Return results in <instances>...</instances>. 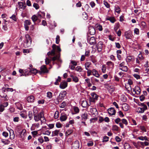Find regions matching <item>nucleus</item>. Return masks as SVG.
I'll list each match as a JSON object with an SVG mask.
<instances>
[{"label": "nucleus", "instance_id": "1", "mask_svg": "<svg viewBox=\"0 0 149 149\" xmlns=\"http://www.w3.org/2000/svg\"><path fill=\"white\" fill-rule=\"evenodd\" d=\"M34 119L37 122L40 120L41 122H45L46 120L44 117V112L43 111H41L37 114L34 113Z\"/></svg>", "mask_w": 149, "mask_h": 149}, {"label": "nucleus", "instance_id": "2", "mask_svg": "<svg viewBox=\"0 0 149 149\" xmlns=\"http://www.w3.org/2000/svg\"><path fill=\"white\" fill-rule=\"evenodd\" d=\"M40 71L38 72V73L40 74H41L42 73H47L48 72V70L45 65L42 66L40 67Z\"/></svg>", "mask_w": 149, "mask_h": 149}, {"label": "nucleus", "instance_id": "3", "mask_svg": "<svg viewBox=\"0 0 149 149\" xmlns=\"http://www.w3.org/2000/svg\"><path fill=\"white\" fill-rule=\"evenodd\" d=\"M131 91H133L134 94L139 95L140 93L141 89L138 86H136L134 88H131Z\"/></svg>", "mask_w": 149, "mask_h": 149}, {"label": "nucleus", "instance_id": "4", "mask_svg": "<svg viewBox=\"0 0 149 149\" xmlns=\"http://www.w3.org/2000/svg\"><path fill=\"white\" fill-rule=\"evenodd\" d=\"M79 147V143L78 141H76L72 144V149H78Z\"/></svg>", "mask_w": 149, "mask_h": 149}, {"label": "nucleus", "instance_id": "5", "mask_svg": "<svg viewBox=\"0 0 149 149\" xmlns=\"http://www.w3.org/2000/svg\"><path fill=\"white\" fill-rule=\"evenodd\" d=\"M31 24L30 21L29 20H26L24 22V26L25 29L27 31L29 29V25H30Z\"/></svg>", "mask_w": 149, "mask_h": 149}, {"label": "nucleus", "instance_id": "6", "mask_svg": "<svg viewBox=\"0 0 149 149\" xmlns=\"http://www.w3.org/2000/svg\"><path fill=\"white\" fill-rule=\"evenodd\" d=\"M125 36L127 39H130L132 36V32L130 31H126L125 33Z\"/></svg>", "mask_w": 149, "mask_h": 149}, {"label": "nucleus", "instance_id": "7", "mask_svg": "<svg viewBox=\"0 0 149 149\" xmlns=\"http://www.w3.org/2000/svg\"><path fill=\"white\" fill-rule=\"evenodd\" d=\"M108 113L110 115H114L116 113V111L113 108H110L108 109Z\"/></svg>", "mask_w": 149, "mask_h": 149}, {"label": "nucleus", "instance_id": "8", "mask_svg": "<svg viewBox=\"0 0 149 149\" xmlns=\"http://www.w3.org/2000/svg\"><path fill=\"white\" fill-rule=\"evenodd\" d=\"M67 86L68 83L65 81H63L61 83L59 87L61 89H64L66 88Z\"/></svg>", "mask_w": 149, "mask_h": 149}, {"label": "nucleus", "instance_id": "9", "mask_svg": "<svg viewBox=\"0 0 149 149\" xmlns=\"http://www.w3.org/2000/svg\"><path fill=\"white\" fill-rule=\"evenodd\" d=\"M28 73H29V75H30L32 74H36V73H38V70L34 68L31 69L30 70H28Z\"/></svg>", "mask_w": 149, "mask_h": 149}, {"label": "nucleus", "instance_id": "10", "mask_svg": "<svg viewBox=\"0 0 149 149\" xmlns=\"http://www.w3.org/2000/svg\"><path fill=\"white\" fill-rule=\"evenodd\" d=\"M147 109V107H138L137 109V112L139 113H142Z\"/></svg>", "mask_w": 149, "mask_h": 149}, {"label": "nucleus", "instance_id": "11", "mask_svg": "<svg viewBox=\"0 0 149 149\" xmlns=\"http://www.w3.org/2000/svg\"><path fill=\"white\" fill-rule=\"evenodd\" d=\"M106 20H109L112 23H114L116 21L115 19L113 17H110L109 16H107L106 18Z\"/></svg>", "mask_w": 149, "mask_h": 149}, {"label": "nucleus", "instance_id": "12", "mask_svg": "<svg viewBox=\"0 0 149 149\" xmlns=\"http://www.w3.org/2000/svg\"><path fill=\"white\" fill-rule=\"evenodd\" d=\"M53 49L50 52H49L47 54V55L49 56L50 55L54 56L55 55V51L56 47H52Z\"/></svg>", "mask_w": 149, "mask_h": 149}, {"label": "nucleus", "instance_id": "13", "mask_svg": "<svg viewBox=\"0 0 149 149\" xmlns=\"http://www.w3.org/2000/svg\"><path fill=\"white\" fill-rule=\"evenodd\" d=\"M94 111L95 112V113H94V114L95 115V117L94 116V120L97 121V120L98 118V112L96 109L94 108Z\"/></svg>", "mask_w": 149, "mask_h": 149}, {"label": "nucleus", "instance_id": "14", "mask_svg": "<svg viewBox=\"0 0 149 149\" xmlns=\"http://www.w3.org/2000/svg\"><path fill=\"white\" fill-rule=\"evenodd\" d=\"M18 4L19 5V9H24L25 8L26 6L25 3L20 2H18Z\"/></svg>", "mask_w": 149, "mask_h": 149}, {"label": "nucleus", "instance_id": "15", "mask_svg": "<svg viewBox=\"0 0 149 149\" xmlns=\"http://www.w3.org/2000/svg\"><path fill=\"white\" fill-rule=\"evenodd\" d=\"M34 97L33 96L31 95L28 97L27 98L26 100L28 102H34Z\"/></svg>", "mask_w": 149, "mask_h": 149}, {"label": "nucleus", "instance_id": "16", "mask_svg": "<svg viewBox=\"0 0 149 149\" xmlns=\"http://www.w3.org/2000/svg\"><path fill=\"white\" fill-rule=\"evenodd\" d=\"M67 116L66 114H61V116L60 117V120L61 122L67 120Z\"/></svg>", "mask_w": 149, "mask_h": 149}, {"label": "nucleus", "instance_id": "17", "mask_svg": "<svg viewBox=\"0 0 149 149\" xmlns=\"http://www.w3.org/2000/svg\"><path fill=\"white\" fill-rule=\"evenodd\" d=\"M123 110L125 111H127L129 108V106L128 104L126 103L123 104L122 106Z\"/></svg>", "mask_w": 149, "mask_h": 149}, {"label": "nucleus", "instance_id": "18", "mask_svg": "<svg viewBox=\"0 0 149 149\" xmlns=\"http://www.w3.org/2000/svg\"><path fill=\"white\" fill-rule=\"evenodd\" d=\"M93 37H90V36H88V42L90 45H92L93 44Z\"/></svg>", "mask_w": 149, "mask_h": 149}, {"label": "nucleus", "instance_id": "19", "mask_svg": "<svg viewBox=\"0 0 149 149\" xmlns=\"http://www.w3.org/2000/svg\"><path fill=\"white\" fill-rule=\"evenodd\" d=\"M134 56H128L126 58V62H130L131 61H134Z\"/></svg>", "mask_w": 149, "mask_h": 149}, {"label": "nucleus", "instance_id": "20", "mask_svg": "<svg viewBox=\"0 0 149 149\" xmlns=\"http://www.w3.org/2000/svg\"><path fill=\"white\" fill-rule=\"evenodd\" d=\"M70 77L72 78L73 81L75 82H77L79 81L78 78L76 76H74L73 75L71 74Z\"/></svg>", "mask_w": 149, "mask_h": 149}, {"label": "nucleus", "instance_id": "21", "mask_svg": "<svg viewBox=\"0 0 149 149\" xmlns=\"http://www.w3.org/2000/svg\"><path fill=\"white\" fill-rule=\"evenodd\" d=\"M106 64L111 68H113L114 66V63L111 61H109L107 62L106 63Z\"/></svg>", "mask_w": 149, "mask_h": 149}, {"label": "nucleus", "instance_id": "22", "mask_svg": "<svg viewBox=\"0 0 149 149\" xmlns=\"http://www.w3.org/2000/svg\"><path fill=\"white\" fill-rule=\"evenodd\" d=\"M90 106V105L88 104L86 101H82L81 103V105L83 107H86L88 105Z\"/></svg>", "mask_w": 149, "mask_h": 149}, {"label": "nucleus", "instance_id": "23", "mask_svg": "<svg viewBox=\"0 0 149 149\" xmlns=\"http://www.w3.org/2000/svg\"><path fill=\"white\" fill-rule=\"evenodd\" d=\"M28 70H24V73H21V74L20 75V76H27L29 75V73H28Z\"/></svg>", "mask_w": 149, "mask_h": 149}, {"label": "nucleus", "instance_id": "24", "mask_svg": "<svg viewBox=\"0 0 149 149\" xmlns=\"http://www.w3.org/2000/svg\"><path fill=\"white\" fill-rule=\"evenodd\" d=\"M15 134L13 130H11L10 131V138L11 139H13L14 138Z\"/></svg>", "mask_w": 149, "mask_h": 149}, {"label": "nucleus", "instance_id": "25", "mask_svg": "<svg viewBox=\"0 0 149 149\" xmlns=\"http://www.w3.org/2000/svg\"><path fill=\"white\" fill-rule=\"evenodd\" d=\"M88 115L87 113H84L82 114L81 115L82 120L83 121H85L87 118Z\"/></svg>", "mask_w": 149, "mask_h": 149}, {"label": "nucleus", "instance_id": "26", "mask_svg": "<svg viewBox=\"0 0 149 149\" xmlns=\"http://www.w3.org/2000/svg\"><path fill=\"white\" fill-rule=\"evenodd\" d=\"M138 139L142 141L148 140V137L146 136H145L143 137V136H141L138 137Z\"/></svg>", "mask_w": 149, "mask_h": 149}, {"label": "nucleus", "instance_id": "27", "mask_svg": "<svg viewBox=\"0 0 149 149\" xmlns=\"http://www.w3.org/2000/svg\"><path fill=\"white\" fill-rule=\"evenodd\" d=\"M25 37L26 38V41L27 42H31V40L30 36L28 34H26L25 36Z\"/></svg>", "mask_w": 149, "mask_h": 149}, {"label": "nucleus", "instance_id": "28", "mask_svg": "<svg viewBox=\"0 0 149 149\" xmlns=\"http://www.w3.org/2000/svg\"><path fill=\"white\" fill-rule=\"evenodd\" d=\"M61 78L60 76L58 77V79H56V81L54 82V84L56 85H58L59 84V82L61 81Z\"/></svg>", "mask_w": 149, "mask_h": 149}, {"label": "nucleus", "instance_id": "29", "mask_svg": "<svg viewBox=\"0 0 149 149\" xmlns=\"http://www.w3.org/2000/svg\"><path fill=\"white\" fill-rule=\"evenodd\" d=\"M59 132V130H56L54 132H52V136H58Z\"/></svg>", "mask_w": 149, "mask_h": 149}, {"label": "nucleus", "instance_id": "30", "mask_svg": "<svg viewBox=\"0 0 149 149\" xmlns=\"http://www.w3.org/2000/svg\"><path fill=\"white\" fill-rule=\"evenodd\" d=\"M33 113L31 111L29 112L28 116L30 119V120H31L33 119Z\"/></svg>", "mask_w": 149, "mask_h": 149}, {"label": "nucleus", "instance_id": "31", "mask_svg": "<svg viewBox=\"0 0 149 149\" xmlns=\"http://www.w3.org/2000/svg\"><path fill=\"white\" fill-rule=\"evenodd\" d=\"M118 127L116 125H113L112 127V130L114 131H118Z\"/></svg>", "mask_w": 149, "mask_h": 149}, {"label": "nucleus", "instance_id": "32", "mask_svg": "<svg viewBox=\"0 0 149 149\" xmlns=\"http://www.w3.org/2000/svg\"><path fill=\"white\" fill-rule=\"evenodd\" d=\"M73 132V130H68L67 131L65 132V135L66 136H68V135H70Z\"/></svg>", "mask_w": 149, "mask_h": 149}, {"label": "nucleus", "instance_id": "33", "mask_svg": "<svg viewBox=\"0 0 149 149\" xmlns=\"http://www.w3.org/2000/svg\"><path fill=\"white\" fill-rule=\"evenodd\" d=\"M82 17L84 20H86L88 18V15L87 13L84 12L82 14Z\"/></svg>", "mask_w": 149, "mask_h": 149}, {"label": "nucleus", "instance_id": "34", "mask_svg": "<svg viewBox=\"0 0 149 149\" xmlns=\"http://www.w3.org/2000/svg\"><path fill=\"white\" fill-rule=\"evenodd\" d=\"M31 19L33 22H34L38 19V18L37 16L34 15L32 16Z\"/></svg>", "mask_w": 149, "mask_h": 149}, {"label": "nucleus", "instance_id": "35", "mask_svg": "<svg viewBox=\"0 0 149 149\" xmlns=\"http://www.w3.org/2000/svg\"><path fill=\"white\" fill-rule=\"evenodd\" d=\"M120 69L123 71L126 72L128 68L127 66H125L121 68H120Z\"/></svg>", "mask_w": 149, "mask_h": 149}, {"label": "nucleus", "instance_id": "36", "mask_svg": "<svg viewBox=\"0 0 149 149\" xmlns=\"http://www.w3.org/2000/svg\"><path fill=\"white\" fill-rule=\"evenodd\" d=\"M60 56V55H59L56 56H54L52 58V60L53 61H54L56 60H59V59Z\"/></svg>", "mask_w": 149, "mask_h": 149}, {"label": "nucleus", "instance_id": "37", "mask_svg": "<svg viewBox=\"0 0 149 149\" xmlns=\"http://www.w3.org/2000/svg\"><path fill=\"white\" fill-rule=\"evenodd\" d=\"M108 89L109 92L110 93H112V92H113L114 90V88L113 86L109 87V88H108Z\"/></svg>", "mask_w": 149, "mask_h": 149}, {"label": "nucleus", "instance_id": "38", "mask_svg": "<svg viewBox=\"0 0 149 149\" xmlns=\"http://www.w3.org/2000/svg\"><path fill=\"white\" fill-rule=\"evenodd\" d=\"M103 3L105 6L107 8H109L110 7L109 4L105 1H103Z\"/></svg>", "mask_w": 149, "mask_h": 149}, {"label": "nucleus", "instance_id": "39", "mask_svg": "<svg viewBox=\"0 0 149 149\" xmlns=\"http://www.w3.org/2000/svg\"><path fill=\"white\" fill-rule=\"evenodd\" d=\"M109 137L106 136H104L103 137V139L102 141L103 142H107L108 141Z\"/></svg>", "mask_w": 149, "mask_h": 149}, {"label": "nucleus", "instance_id": "40", "mask_svg": "<svg viewBox=\"0 0 149 149\" xmlns=\"http://www.w3.org/2000/svg\"><path fill=\"white\" fill-rule=\"evenodd\" d=\"M67 94L66 92L65 91H61L59 95L62 96L64 97Z\"/></svg>", "mask_w": 149, "mask_h": 149}, {"label": "nucleus", "instance_id": "41", "mask_svg": "<svg viewBox=\"0 0 149 149\" xmlns=\"http://www.w3.org/2000/svg\"><path fill=\"white\" fill-rule=\"evenodd\" d=\"M66 105V103L64 101L61 104L60 106V107L61 108H63L65 107Z\"/></svg>", "mask_w": 149, "mask_h": 149}, {"label": "nucleus", "instance_id": "42", "mask_svg": "<svg viewBox=\"0 0 149 149\" xmlns=\"http://www.w3.org/2000/svg\"><path fill=\"white\" fill-rule=\"evenodd\" d=\"M140 128L141 130L143 131L144 132H146V130L144 126L143 125H141L140 126Z\"/></svg>", "mask_w": 149, "mask_h": 149}, {"label": "nucleus", "instance_id": "43", "mask_svg": "<svg viewBox=\"0 0 149 149\" xmlns=\"http://www.w3.org/2000/svg\"><path fill=\"white\" fill-rule=\"evenodd\" d=\"M74 110L76 113H78L79 112V109L78 107H74Z\"/></svg>", "mask_w": 149, "mask_h": 149}, {"label": "nucleus", "instance_id": "44", "mask_svg": "<svg viewBox=\"0 0 149 149\" xmlns=\"http://www.w3.org/2000/svg\"><path fill=\"white\" fill-rule=\"evenodd\" d=\"M96 26L97 27V29L100 31L102 30V26L101 25L97 24L96 25Z\"/></svg>", "mask_w": 149, "mask_h": 149}, {"label": "nucleus", "instance_id": "45", "mask_svg": "<svg viewBox=\"0 0 149 149\" xmlns=\"http://www.w3.org/2000/svg\"><path fill=\"white\" fill-rule=\"evenodd\" d=\"M59 112L58 111H56L54 113V117L55 119H57L58 117Z\"/></svg>", "mask_w": 149, "mask_h": 149}, {"label": "nucleus", "instance_id": "46", "mask_svg": "<svg viewBox=\"0 0 149 149\" xmlns=\"http://www.w3.org/2000/svg\"><path fill=\"white\" fill-rule=\"evenodd\" d=\"M4 110V106L2 104L0 105V112H2Z\"/></svg>", "mask_w": 149, "mask_h": 149}, {"label": "nucleus", "instance_id": "47", "mask_svg": "<svg viewBox=\"0 0 149 149\" xmlns=\"http://www.w3.org/2000/svg\"><path fill=\"white\" fill-rule=\"evenodd\" d=\"M1 142L2 143H4L5 145L8 144L10 142V141H9L8 140H6V141H4L3 140H2Z\"/></svg>", "mask_w": 149, "mask_h": 149}, {"label": "nucleus", "instance_id": "48", "mask_svg": "<svg viewBox=\"0 0 149 149\" xmlns=\"http://www.w3.org/2000/svg\"><path fill=\"white\" fill-rule=\"evenodd\" d=\"M91 95L92 97H90L89 98V101L90 102H93V93H92L91 94Z\"/></svg>", "mask_w": 149, "mask_h": 149}, {"label": "nucleus", "instance_id": "49", "mask_svg": "<svg viewBox=\"0 0 149 149\" xmlns=\"http://www.w3.org/2000/svg\"><path fill=\"white\" fill-rule=\"evenodd\" d=\"M51 60H50L49 58L47 57L45 59V63L47 65L49 64L50 62L51 61Z\"/></svg>", "mask_w": 149, "mask_h": 149}, {"label": "nucleus", "instance_id": "50", "mask_svg": "<svg viewBox=\"0 0 149 149\" xmlns=\"http://www.w3.org/2000/svg\"><path fill=\"white\" fill-rule=\"evenodd\" d=\"M94 72L95 73H94V76L97 77H99V74L96 71V70L95 69H94Z\"/></svg>", "mask_w": 149, "mask_h": 149}, {"label": "nucleus", "instance_id": "51", "mask_svg": "<svg viewBox=\"0 0 149 149\" xmlns=\"http://www.w3.org/2000/svg\"><path fill=\"white\" fill-rule=\"evenodd\" d=\"M95 96V97L94 98V103L95 102V100H97V98L99 97V96L96 94L95 93H94V96Z\"/></svg>", "mask_w": 149, "mask_h": 149}, {"label": "nucleus", "instance_id": "52", "mask_svg": "<svg viewBox=\"0 0 149 149\" xmlns=\"http://www.w3.org/2000/svg\"><path fill=\"white\" fill-rule=\"evenodd\" d=\"M122 123L125 124L126 125H127L128 124L127 120L125 119H123L121 120Z\"/></svg>", "mask_w": 149, "mask_h": 149}, {"label": "nucleus", "instance_id": "53", "mask_svg": "<svg viewBox=\"0 0 149 149\" xmlns=\"http://www.w3.org/2000/svg\"><path fill=\"white\" fill-rule=\"evenodd\" d=\"M63 125L60 123H57L56 124V126L57 128H61L62 127Z\"/></svg>", "mask_w": 149, "mask_h": 149}, {"label": "nucleus", "instance_id": "54", "mask_svg": "<svg viewBox=\"0 0 149 149\" xmlns=\"http://www.w3.org/2000/svg\"><path fill=\"white\" fill-rule=\"evenodd\" d=\"M91 64V63L89 62H87L85 64L86 68L87 70H88V69L87 68H89L90 67V65Z\"/></svg>", "mask_w": 149, "mask_h": 149}, {"label": "nucleus", "instance_id": "55", "mask_svg": "<svg viewBox=\"0 0 149 149\" xmlns=\"http://www.w3.org/2000/svg\"><path fill=\"white\" fill-rule=\"evenodd\" d=\"M47 97L49 98H50L52 97V93L50 92H48L47 93Z\"/></svg>", "mask_w": 149, "mask_h": 149}, {"label": "nucleus", "instance_id": "56", "mask_svg": "<svg viewBox=\"0 0 149 149\" xmlns=\"http://www.w3.org/2000/svg\"><path fill=\"white\" fill-rule=\"evenodd\" d=\"M20 115L22 117L24 118H27V116L25 113H22L21 112Z\"/></svg>", "mask_w": 149, "mask_h": 149}, {"label": "nucleus", "instance_id": "57", "mask_svg": "<svg viewBox=\"0 0 149 149\" xmlns=\"http://www.w3.org/2000/svg\"><path fill=\"white\" fill-rule=\"evenodd\" d=\"M31 134L33 135V136L35 137V136L36 135L38 134V131H34L31 132Z\"/></svg>", "mask_w": 149, "mask_h": 149}, {"label": "nucleus", "instance_id": "58", "mask_svg": "<svg viewBox=\"0 0 149 149\" xmlns=\"http://www.w3.org/2000/svg\"><path fill=\"white\" fill-rule=\"evenodd\" d=\"M133 76L137 79H140V75L138 74H133Z\"/></svg>", "mask_w": 149, "mask_h": 149}, {"label": "nucleus", "instance_id": "59", "mask_svg": "<svg viewBox=\"0 0 149 149\" xmlns=\"http://www.w3.org/2000/svg\"><path fill=\"white\" fill-rule=\"evenodd\" d=\"M60 40V37L59 36L57 35L56 36V44H58L59 43Z\"/></svg>", "mask_w": 149, "mask_h": 149}, {"label": "nucleus", "instance_id": "60", "mask_svg": "<svg viewBox=\"0 0 149 149\" xmlns=\"http://www.w3.org/2000/svg\"><path fill=\"white\" fill-rule=\"evenodd\" d=\"M38 141L41 143H42L44 141V140L42 137H40V138L38 139Z\"/></svg>", "mask_w": 149, "mask_h": 149}, {"label": "nucleus", "instance_id": "61", "mask_svg": "<svg viewBox=\"0 0 149 149\" xmlns=\"http://www.w3.org/2000/svg\"><path fill=\"white\" fill-rule=\"evenodd\" d=\"M118 113L120 117H123L124 116L123 114L121 111H119L118 112Z\"/></svg>", "mask_w": 149, "mask_h": 149}, {"label": "nucleus", "instance_id": "62", "mask_svg": "<svg viewBox=\"0 0 149 149\" xmlns=\"http://www.w3.org/2000/svg\"><path fill=\"white\" fill-rule=\"evenodd\" d=\"M115 10L118 13H120V8L118 6H117L116 7Z\"/></svg>", "mask_w": 149, "mask_h": 149}, {"label": "nucleus", "instance_id": "63", "mask_svg": "<svg viewBox=\"0 0 149 149\" xmlns=\"http://www.w3.org/2000/svg\"><path fill=\"white\" fill-rule=\"evenodd\" d=\"M33 6L36 9H38L39 8L38 5L37 3H34L33 4Z\"/></svg>", "mask_w": 149, "mask_h": 149}, {"label": "nucleus", "instance_id": "64", "mask_svg": "<svg viewBox=\"0 0 149 149\" xmlns=\"http://www.w3.org/2000/svg\"><path fill=\"white\" fill-rule=\"evenodd\" d=\"M10 18L12 19L14 21H16L17 19L15 15H13Z\"/></svg>", "mask_w": 149, "mask_h": 149}]
</instances>
